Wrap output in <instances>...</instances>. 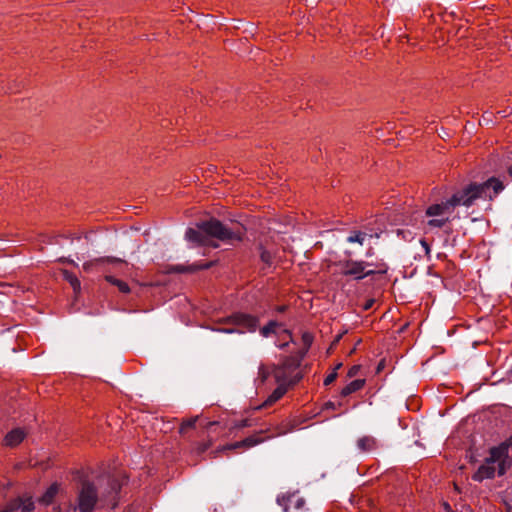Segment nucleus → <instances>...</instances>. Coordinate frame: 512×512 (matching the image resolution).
Listing matches in <instances>:
<instances>
[{
  "instance_id": "nucleus-15",
  "label": "nucleus",
  "mask_w": 512,
  "mask_h": 512,
  "mask_svg": "<svg viewBox=\"0 0 512 512\" xmlns=\"http://www.w3.org/2000/svg\"><path fill=\"white\" fill-rule=\"evenodd\" d=\"M105 279L109 283L115 285L122 293H128L130 291L128 284L122 280H119L111 275L105 276Z\"/></svg>"
},
{
  "instance_id": "nucleus-31",
  "label": "nucleus",
  "mask_w": 512,
  "mask_h": 512,
  "mask_svg": "<svg viewBox=\"0 0 512 512\" xmlns=\"http://www.w3.org/2000/svg\"><path fill=\"white\" fill-rule=\"evenodd\" d=\"M373 303H374V301H373V300H369V301H367V303H366V304H365V306H364V309H365V310L370 309V308L372 307Z\"/></svg>"
},
{
  "instance_id": "nucleus-14",
  "label": "nucleus",
  "mask_w": 512,
  "mask_h": 512,
  "mask_svg": "<svg viewBox=\"0 0 512 512\" xmlns=\"http://www.w3.org/2000/svg\"><path fill=\"white\" fill-rule=\"evenodd\" d=\"M365 385L364 379H356L347 384L343 389L341 390V395L343 397H346L354 392H357L361 390Z\"/></svg>"
},
{
  "instance_id": "nucleus-30",
  "label": "nucleus",
  "mask_w": 512,
  "mask_h": 512,
  "mask_svg": "<svg viewBox=\"0 0 512 512\" xmlns=\"http://www.w3.org/2000/svg\"><path fill=\"white\" fill-rule=\"evenodd\" d=\"M420 243H421V245H422V247H423V249H424V251H425V254H426V255H429V253H430V246H429V244L427 243V241H426L425 239H421V240H420Z\"/></svg>"
},
{
  "instance_id": "nucleus-33",
  "label": "nucleus",
  "mask_w": 512,
  "mask_h": 512,
  "mask_svg": "<svg viewBox=\"0 0 512 512\" xmlns=\"http://www.w3.org/2000/svg\"><path fill=\"white\" fill-rule=\"evenodd\" d=\"M472 222H475V221H480L481 219L478 218V217H471L470 219Z\"/></svg>"
},
{
  "instance_id": "nucleus-21",
  "label": "nucleus",
  "mask_w": 512,
  "mask_h": 512,
  "mask_svg": "<svg viewBox=\"0 0 512 512\" xmlns=\"http://www.w3.org/2000/svg\"><path fill=\"white\" fill-rule=\"evenodd\" d=\"M20 509L23 512H30L34 509V502L32 501L31 498H21Z\"/></svg>"
},
{
  "instance_id": "nucleus-37",
  "label": "nucleus",
  "mask_w": 512,
  "mask_h": 512,
  "mask_svg": "<svg viewBox=\"0 0 512 512\" xmlns=\"http://www.w3.org/2000/svg\"><path fill=\"white\" fill-rule=\"evenodd\" d=\"M329 405V408H332L333 407V403H328L327 406Z\"/></svg>"
},
{
  "instance_id": "nucleus-36",
  "label": "nucleus",
  "mask_w": 512,
  "mask_h": 512,
  "mask_svg": "<svg viewBox=\"0 0 512 512\" xmlns=\"http://www.w3.org/2000/svg\"><path fill=\"white\" fill-rule=\"evenodd\" d=\"M329 405V408H332L333 407V403H328L327 406Z\"/></svg>"
},
{
  "instance_id": "nucleus-16",
  "label": "nucleus",
  "mask_w": 512,
  "mask_h": 512,
  "mask_svg": "<svg viewBox=\"0 0 512 512\" xmlns=\"http://www.w3.org/2000/svg\"><path fill=\"white\" fill-rule=\"evenodd\" d=\"M65 279L70 283L75 293H78L81 289V283L79 279L67 271L64 272Z\"/></svg>"
},
{
  "instance_id": "nucleus-20",
  "label": "nucleus",
  "mask_w": 512,
  "mask_h": 512,
  "mask_svg": "<svg viewBox=\"0 0 512 512\" xmlns=\"http://www.w3.org/2000/svg\"><path fill=\"white\" fill-rule=\"evenodd\" d=\"M278 324L276 322H270L261 329V334L264 337H268L270 334L275 333Z\"/></svg>"
},
{
  "instance_id": "nucleus-10",
  "label": "nucleus",
  "mask_w": 512,
  "mask_h": 512,
  "mask_svg": "<svg viewBox=\"0 0 512 512\" xmlns=\"http://www.w3.org/2000/svg\"><path fill=\"white\" fill-rule=\"evenodd\" d=\"M104 263L123 264L124 262L121 259L115 258V257L96 258L91 261L85 262L83 264V268H84V270L89 271V270L93 269L94 267H97Z\"/></svg>"
},
{
  "instance_id": "nucleus-25",
  "label": "nucleus",
  "mask_w": 512,
  "mask_h": 512,
  "mask_svg": "<svg viewBox=\"0 0 512 512\" xmlns=\"http://www.w3.org/2000/svg\"><path fill=\"white\" fill-rule=\"evenodd\" d=\"M302 341H303V344L306 348V350L311 346L312 342H313V337L310 333L308 332H305L303 333L302 335Z\"/></svg>"
},
{
  "instance_id": "nucleus-11",
  "label": "nucleus",
  "mask_w": 512,
  "mask_h": 512,
  "mask_svg": "<svg viewBox=\"0 0 512 512\" xmlns=\"http://www.w3.org/2000/svg\"><path fill=\"white\" fill-rule=\"evenodd\" d=\"M287 389L285 386L280 385L278 386L272 393L269 395V397L264 401V403L261 406L255 407L256 410H259L263 407H268L277 402L279 399H281L284 394L286 393Z\"/></svg>"
},
{
  "instance_id": "nucleus-17",
  "label": "nucleus",
  "mask_w": 512,
  "mask_h": 512,
  "mask_svg": "<svg viewBox=\"0 0 512 512\" xmlns=\"http://www.w3.org/2000/svg\"><path fill=\"white\" fill-rule=\"evenodd\" d=\"M210 266H211L210 263L201 264V265L194 264V265H191V266H188V267L180 265V266H177L175 268V270L178 271V272H194V271L200 270V269H207Z\"/></svg>"
},
{
  "instance_id": "nucleus-38",
  "label": "nucleus",
  "mask_w": 512,
  "mask_h": 512,
  "mask_svg": "<svg viewBox=\"0 0 512 512\" xmlns=\"http://www.w3.org/2000/svg\"><path fill=\"white\" fill-rule=\"evenodd\" d=\"M506 116H507V114L505 113V111H503L502 117H506Z\"/></svg>"
},
{
  "instance_id": "nucleus-2",
  "label": "nucleus",
  "mask_w": 512,
  "mask_h": 512,
  "mask_svg": "<svg viewBox=\"0 0 512 512\" xmlns=\"http://www.w3.org/2000/svg\"><path fill=\"white\" fill-rule=\"evenodd\" d=\"M191 217H195V220L190 224H261L262 222H274L276 224H291L293 221L298 222L292 216H287L284 219H272L257 215H248L245 213L232 214L223 207H215L210 212L200 211L199 209L193 208L189 211Z\"/></svg>"
},
{
  "instance_id": "nucleus-8",
  "label": "nucleus",
  "mask_w": 512,
  "mask_h": 512,
  "mask_svg": "<svg viewBox=\"0 0 512 512\" xmlns=\"http://www.w3.org/2000/svg\"><path fill=\"white\" fill-rule=\"evenodd\" d=\"M264 432L260 431L257 432L247 438H245L242 441L235 442L233 444L222 446L219 451H225V450H232V449H239V448H251L254 447L262 442H264L268 437H264Z\"/></svg>"
},
{
  "instance_id": "nucleus-28",
  "label": "nucleus",
  "mask_w": 512,
  "mask_h": 512,
  "mask_svg": "<svg viewBox=\"0 0 512 512\" xmlns=\"http://www.w3.org/2000/svg\"><path fill=\"white\" fill-rule=\"evenodd\" d=\"M360 369V366H357V365H354L352 366L349 371H348V376L349 377H354L357 375L358 371Z\"/></svg>"
},
{
  "instance_id": "nucleus-32",
  "label": "nucleus",
  "mask_w": 512,
  "mask_h": 512,
  "mask_svg": "<svg viewBox=\"0 0 512 512\" xmlns=\"http://www.w3.org/2000/svg\"><path fill=\"white\" fill-rule=\"evenodd\" d=\"M210 445H204L202 448H201V452H204L205 450H207L209 448Z\"/></svg>"
},
{
  "instance_id": "nucleus-23",
  "label": "nucleus",
  "mask_w": 512,
  "mask_h": 512,
  "mask_svg": "<svg viewBox=\"0 0 512 512\" xmlns=\"http://www.w3.org/2000/svg\"><path fill=\"white\" fill-rule=\"evenodd\" d=\"M196 421H197V417L190 418V419L183 421V423L181 424L180 431L185 432L187 429L194 427Z\"/></svg>"
},
{
  "instance_id": "nucleus-22",
  "label": "nucleus",
  "mask_w": 512,
  "mask_h": 512,
  "mask_svg": "<svg viewBox=\"0 0 512 512\" xmlns=\"http://www.w3.org/2000/svg\"><path fill=\"white\" fill-rule=\"evenodd\" d=\"M108 484L110 487L109 494H117L120 490V484L115 478H108Z\"/></svg>"
},
{
  "instance_id": "nucleus-34",
  "label": "nucleus",
  "mask_w": 512,
  "mask_h": 512,
  "mask_svg": "<svg viewBox=\"0 0 512 512\" xmlns=\"http://www.w3.org/2000/svg\"><path fill=\"white\" fill-rule=\"evenodd\" d=\"M444 507H445V509H446L447 511H449V510H450V505H449L448 503H444Z\"/></svg>"
},
{
  "instance_id": "nucleus-1",
  "label": "nucleus",
  "mask_w": 512,
  "mask_h": 512,
  "mask_svg": "<svg viewBox=\"0 0 512 512\" xmlns=\"http://www.w3.org/2000/svg\"><path fill=\"white\" fill-rule=\"evenodd\" d=\"M504 189V184L497 178H490L484 183H473L457 191L452 197L441 203H436L426 209V216L439 217L438 220H430L428 224H444L459 218L460 208L464 212L476 201L491 202Z\"/></svg>"
},
{
  "instance_id": "nucleus-4",
  "label": "nucleus",
  "mask_w": 512,
  "mask_h": 512,
  "mask_svg": "<svg viewBox=\"0 0 512 512\" xmlns=\"http://www.w3.org/2000/svg\"><path fill=\"white\" fill-rule=\"evenodd\" d=\"M240 232H233L229 226H196V229L189 228L186 232L188 241L206 246L217 247L215 239L222 241L240 240Z\"/></svg>"
},
{
  "instance_id": "nucleus-9",
  "label": "nucleus",
  "mask_w": 512,
  "mask_h": 512,
  "mask_svg": "<svg viewBox=\"0 0 512 512\" xmlns=\"http://www.w3.org/2000/svg\"><path fill=\"white\" fill-rule=\"evenodd\" d=\"M25 436L26 433L23 429L15 428L7 433V435L4 437L3 443L5 446L15 447L24 440Z\"/></svg>"
},
{
  "instance_id": "nucleus-35",
  "label": "nucleus",
  "mask_w": 512,
  "mask_h": 512,
  "mask_svg": "<svg viewBox=\"0 0 512 512\" xmlns=\"http://www.w3.org/2000/svg\"><path fill=\"white\" fill-rule=\"evenodd\" d=\"M508 172H509V175L512 177V166H511V167H509Z\"/></svg>"
},
{
  "instance_id": "nucleus-24",
  "label": "nucleus",
  "mask_w": 512,
  "mask_h": 512,
  "mask_svg": "<svg viewBox=\"0 0 512 512\" xmlns=\"http://www.w3.org/2000/svg\"><path fill=\"white\" fill-rule=\"evenodd\" d=\"M269 369L265 365H260L258 369V376L262 382H264L269 377Z\"/></svg>"
},
{
  "instance_id": "nucleus-12",
  "label": "nucleus",
  "mask_w": 512,
  "mask_h": 512,
  "mask_svg": "<svg viewBox=\"0 0 512 512\" xmlns=\"http://www.w3.org/2000/svg\"><path fill=\"white\" fill-rule=\"evenodd\" d=\"M357 447L361 452H370L377 448V441L372 436H363L357 440Z\"/></svg>"
},
{
  "instance_id": "nucleus-19",
  "label": "nucleus",
  "mask_w": 512,
  "mask_h": 512,
  "mask_svg": "<svg viewBox=\"0 0 512 512\" xmlns=\"http://www.w3.org/2000/svg\"><path fill=\"white\" fill-rule=\"evenodd\" d=\"M21 498H17L8 502L0 509V512H14L20 509Z\"/></svg>"
},
{
  "instance_id": "nucleus-27",
  "label": "nucleus",
  "mask_w": 512,
  "mask_h": 512,
  "mask_svg": "<svg viewBox=\"0 0 512 512\" xmlns=\"http://www.w3.org/2000/svg\"><path fill=\"white\" fill-rule=\"evenodd\" d=\"M261 259H262V261H264L267 264L271 263V255L267 251H263L261 253Z\"/></svg>"
},
{
  "instance_id": "nucleus-7",
  "label": "nucleus",
  "mask_w": 512,
  "mask_h": 512,
  "mask_svg": "<svg viewBox=\"0 0 512 512\" xmlns=\"http://www.w3.org/2000/svg\"><path fill=\"white\" fill-rule=\"evenodd\" d=\"M227 322L235 325V328L217 329L225 333H245L253 332L256 330L258 321L255 317L247 314H235L227 319Z\"/></svg>"
},
{
  "instance_id": "nucleus-26",
  "label": "nucleus",
  "mask_w": 512,
  "mask_h": 512,
  "mask_svg": "<svg viewBox=\"0 0 512 512\" xmlns=\"http://www.w3.org/2000/svg\"><path fill=\"white\" fill-rule=\"evenodd\" d=\"M336 377H337V372L333 371L332 373L327 375L326 378L324 379V385L325 386L330 385L331 383H333L335 381Z\"/></svg>"
},
{
  "instance_id": "nucleus-18",
  "label": "nucleus",
  "mask_w": 512,
  "mask_h": 512,
  "mask_svg": "<svg viewBox=\"0 0 512 512\" xmlns=\"http://www.w3.org/2000/svg\"><path fill=\"white\" fill-rule=\"evenodd\" d=\"M367 238V234L366 233H363V232H360V231H354L348 238H347V241L349 243H359L360 245H362L365 241V239Z\"/></svg>"
},
{
  "instance_id": "nucleus-6",
  "label": "nucleus",
  "mask_w": 512,
  "mask_h": 512,
  "mask_svg": "<svg viewBox=\"0 0 512 512\" xmlns=\"http://www.w3.org/2000/svg\"><path fill=\"white\" fill-rule=\"evenodd\" d=\"M341 266H342L341 273L344 276H351L356 280L363 279L366 276L372 275L376 272H378V273L386 272V265L383 263H381L380 265H377L373 269H369V267H371L373 265L368 262L348 260V261L342 263Z\"/></svg>"
},
{
  "instance_id": "nucleus-13",
  "label": "nucleus",
  "mask_w": 512,
  "mask_h": 512,
  "mask_svg": "<svg viewBox=\"0 0 512 512\" xmlns=\"http://www.w3.org/2000/svg\"><path fill=\"white\" fill-rule=\"evenodd\" d=\"M59 491V485L57 483H53L50 485L45 493L39 498V502L43 505H50L55 496L57 495Z\"/></svg>"
},
{
  "instance_id": "nucleus-3",
  "label": "nucleus",
  "mask_w": 512,
  "mask_h": 512,
  "mask_svg": "<svg viewBox=\"0 0 512 512\" xmlns=\"http://www.w3.org/2000/svg\"><path fill=\"white\" fill-rule=\"evenodd\" d=\"M512 465V436L489 450V456L473 474L472 479L482 482L495 475L503 476Z\"/></svg>"
},
{
  "instance_id": "nucleus-29",
  "label": "nucleus",
  "mask_w": 512,
  "mask_h": 512,
  "mask_svg": "<svg viewBox=\"0 0 512 512\" xmlns=\"http://www.w3.org/2000/svg\"><path fill=\"white\" fill-rule=\"evenodd\" d=\"M249 426H251V424L248 419L241 420L235 425L236 428H244Z\"/></svg>"
},
{
  "instance_id": "nucleus-5",
  "label": "nucleus",
  "mask_w": 512,
  "mask_h": 512,
  "mask_svg": "<svg viewBox=\"0 0 512 512\" xmlns=\"http://www.w3.org/2000/svg\"><path fill=\"white\" fill-rule=\"evenodd\" d=\"M98 501L99 495L96 486L92 482L84 481L77 491L72 509L79 512H93Z\"/></svg>"
}]
</instances>
